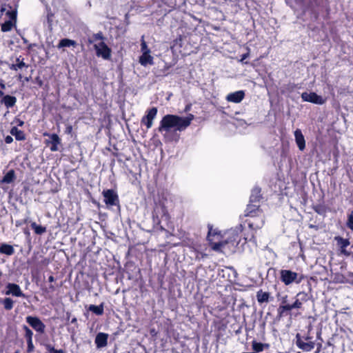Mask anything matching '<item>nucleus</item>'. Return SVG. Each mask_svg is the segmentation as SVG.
I'll return each instance as SVG.
<instances>
[{"label":"nucleus","instance_id":"nucleus-45","mask_svg":"<svg viewBox=\"0 0 353 353\" xmlns=\"http://www.w3.org/2000/svg\"><path fill=\"white\" fill-rule=\"evenodd\" d=\"M27 223H28V219L18 220V221H16L15 225L17 227H19V226L22 225L23 224H26Z\"/></svg>","mask_w":353,"mask_h":353},{"label":"nucleus","instance_id":"nucleus-19","mask_svg":"<svg viewBox=\"0 0 353 353\" xmlns=\"http://www.w3.org/2000/svg\"><path fill=\"white\" fill-rule=\"evenodd\" d=\"M294 137L296 143L301 151L305 148V140L304 136L300 129H296L294 131Z\"/></svg>","mask_w":353,"mask_h":353},{"label":"nucleus","instance_id":"nucleus-64","mask_svg":"<svg viewBox=\"0 0 353 353\" xmlns=\"http://www.w3.org/2000/svg\"><path fill=\"white\" fill-rule=\"evenodd\" d=\"M14 353H19V351H16Z\"/></svg>","mask_w":353,"mask_h":353},{"label":"nucleus","instance_id":"nucleus-24","mask_svg":"<svg viewBox=\"0 0 353 353\" xmlns=\"http://www.w3.org/2000/svg\"><path fill=\"white\" fill-rule=\"evenodd\" d=\"M16 179L15 172L13 169L10 170L1 179L0 183L1 184L6 183L9 184L14 181Z\"/></svg>","mask_w":353,"mask_h":353},{"label":"nucleus","instance_id":"nucleus-44","mask_svg":"<svg viewBox=\"0 0 353 353\" xmlns=\"http://www.w3.org/2000/svg\"><path fill=\"white\" fill-rule=\"evenodd\" d=\"M216 325H217V328L219 330H225V329L226 328V325L224 324L222 322V321L216 323Z\"/></svg>","mask_w":353,"mask_h":353},{"label":"nucleus","instance_id":"nucleus-48","mask_svg":"<svg viewBox=\"0 0 353 353\" xmlns=\"http://www.w3.org/2000/svg\"><path fill=\"white\" fill-rule=\"evenodd\" d=\"M72 132V126L71 125H68L65 128V134H70Z\"/></svg>","mask_w":353,"mask_h":353},{"label":"nucleus","instance_id":"nucleus-23","mask_svg":"<svg viewBox=\"0 0 353 353\" xmlns=\"http://www.w3.org/2000/svg\"><path fill=\"white\" fill-rule=\"evenodd\" d=\"M10 132L12 136H14L15 137V139L17 141H25L26 139V133L23 130H19L16 126H13L10 129Z\"/></svg>","mask_w":353,"mask_h":353},{"label":"nucleus","instance_id":"nucleus-47","mask_svg":"<svg viewBox=\"0 0 353 353\" xmlns=\"http://www.w3.org/2000/svg\"><path fill=\"white\" fill-rule=\"evenodd\" d=\"M206 256H207L206 254L199 252H197V253L196 254V258L199 259H203L204 257H206Z\"/></svg>","mask_w":353,"mask_h":353},{"label":"nucleus","instance_id":"nucleus-3","mask_svg":"<svg viewBox=\"0 0 353 353\" xmlns=\"http://www.w3.org/2000/svg\"><path fill=\"white\" fill-rule=\"evenodd\" d=\"M296 346L303 352H310L315 347V340L311 332V330H301L297 332L294 339Z\"/></svg>","mask_w":353,"mask_h":353},{"label":"nucleus","instance_id":"nucleus-39","mask_svg":"<svg viewBox=\"0 0 353 353\" xmlns=\"http://www.w3.org/2000/svg\"><path fill=\"white\" fill-rule=\"evenodd\" d=\"M6 15L9 18L8 20L13 21H17V11L16 10H8L6 12Z\"/></svg>","mask_w":353,"mask_h":353},{"label":"nucleus","instance_id":"nucleus-22","mask_svg":"<svg viewBox=\"0 0 353 353\" xmlns=\"http://www.w3.org/2000/svg\"><path fill=\"white\" fill-rule=\"evenodd\" d=\"M256 300L259 304H262L263 303H268L272 298L270 297V294L268 292H263L262 290H259L256 292Z\"/></svg>","mask_w":353,"mask_h":353},{"label":"nucleus","instance_id":"nucleus-16","mask_svg":"<svg viewBox=\"0 0 353 353\" xmlns=\"http://www.w3.org/2000/svg\"><path fill=\"white\" fill-rule=\"evenodd\" d=\"M109 335L107 333L99 332L94 339L97 348L101 349L107 346Z\"/></svg>","mask_w":353,"mask_h":353},{"label":"nucleus","instance_id":"nucleus-55","mask_svg":"<svg viewBox=\"0 0 353 353\" xmlns=\"http://www.w3.org/2000/svg\"><path fill=\"white\" fill-rule=\"evenodd\" d=\"M0 11H1V14H3L6 12V8L2 6Z\"/></svg>","mask_w":353,"mask_h":353},{"label":"nucleus","instance_id":"nucleus-25","mask_svg":"<svg viewBox=\"0 0 353 353\" xmlns=\"http://www.w3.org/2000/svg\"><path fill=\"white\" fill-rule=\"evenodd\" d=\"M29 65L24 62V58L21 56H19L16 59V63H13L10 66V69L12 70H18L19 69H21L23 68H28Z\"/></svg>","mask_w":353,"mask_h":353},{"label":"nucleus","instance_id":"nucleus-11","mask_svg":"<svg viewBox=\"0 0 353 353\" xmlns=\"http://www.w3.org/2000/svg\"><path fill=\"white\" fill-rule=\"evenodd\" d=\"M158 110L156 107H152L146 111L145 115H144L141 120V125H145L148 130L152 128L153 125V120L156 118Z\"/></svg>","mask_w":353,"mask_h":353},{"label":"nucleus","instance_id":"nucleus-20","mask_svg":"<svg viewBox=\"0 0 353 353\" xmlns=\"http://www.w3.org/2000/svg\"><path fill=\"white\" fill-rule=\"evenodd\" d=\"M294 310L292 304L280 305L277 309V317L281 319L290 314V312Z\"/></svg>","mask_w":353,"mask_h":353},{"label":"nucleus","instance_id":"nucleus-12","mask_svg":"<svg viewBox=\"0 0 353 353\" xmlns=\"http://www.w3.org/2000/svg\"><path fill=\"white\" fill-rule=\"evenodd\" d=\"M301 99L303 101L310 102L316 105H323L326 101V99H323L321 96L314 92H303L301 94Z\"/></svg>","mask_w":353,"mask_h":353},{"label":"nucleus","instance_id":"nucleus-36","mask_svg":"<svg viewBox=\"0 0 353 353\" xmlns=\"http://www.w3.org/2000/svg\"><path fill=\"white\" fill-rule=\"evenodd\" d=\"M252 349L256 352H262L264 349V344L260 342L254 341L252 342Z\"/></svg>","mask_w":353,"mask_h":353},{"label":"nucleus","instance_id":"nucleus-46","mask_svg":"<svg viewBox=\"0 0 353 353\" xmlns=\"http://www.w3.org/2000/svg\"><path fill=\"white\" fill-rule=\"evenodd\" d=\"M4 141H5L6 143L10 144V143H11L13 141V138L12 137V136L7 135L4 138Z\"/></svg>","mask_w":353,"mask_h":353},{"label":"nucleus","instance_id":"nucleus-14","mask_svg":"<svg viewBox=\"0 0 353 353\" xmlns=\"http://www.w3.org/2000/svg\"><path fill=\"white\" fill-rule=\"evenodd\" d=\"M334 240L336 241V245L339 248L340 252L345 256H350L351 252L346 250V248L350 245V240L348 239H344L340 236H335Z\"/></svg>","mask_w":353,"mask_h":353},{"label":"nucleus","instance_id":"nucleus-29","mask_svg":"<svg viewBox=\"0 0 353 353\" xmlns=\"http://www.w3.org/2000/svg\"><path fill=\"white\" fill-rule=\"evenodd\" d=\"M88 310L96 315L101 316L104 312V303H101L99 305H90Z\"/></svg>","mask_w":353,"mask_h":353},{"label":"nucleus","instance_id":"nucleus-63","mask_svg":"<svg viewBox=\"0 0 353 353\" xmlns=\"http://www.w3.org/2000/svg\"><path fill=\"white\" fill-rule=\"evenodd\" d=\"M1 275H2V273H1V272H0V277L1 276Z\"/></svg>","mask_w":353,"mask_h":353},{"label":"nucleus","instance_id":"nucleus-52","mask_svg":"<svg viewBox=\"0 0 353 353\" xmlns=\"http://www.w3.org/2000/svg\"><path fill=\"white\" fill-rule=\"evenodd\" d=\"M0 88L1 90H4L6 88V85L3 80H0Z\"/></svg>","mask_w":353,"mask_h":353},{"label":"nucleus","instance_id":"nucleus-43","mask_svg":"<svg viewBox=\"0 0 353 353\" xmlns=\"http://www.w3.org/2000/svg\"><path fill=\"white\" fill-rule=\"evenodd\" d=\"M141 50L142 51V53H143L145 51H147L148 52H150V50L148 48L147 43L144 40H142V41H141Z\"/></svg>","mask_w":353,"mask_h":353},{"label":"nucleus","instance_id":"nucleus-51","mask_svg":"<svg viewBox=\"0 0 353 353\" xmlns=\"http://www.w3.org/2000/svg\"><path fill=\"white\" fill-rule=\"evenodd\" d=\"M55 291V287L53 285H50L48 287V292H53Z\"/></svg>","mask_w":353,"mask_h":353},{"label":"nucleus","instance_id":"nucleus-26","mask_svg":"<svg viewBox=\"0 0 353 353\" xmlns=\"http://www.w3.org/2000/svg\"><path fill=\"white\" fill-rule=\"evenodd\" d=\"M150 52H148L147 51L142 53L141 56L139 57V63L142 65H147L148 64L152 65L153 64V57L150 55Z\"/></svg>","mask_w":353,"mask_h":353},{"label":"nucleus","instance_id":"nucleus-60","mask_svg":"<svg viewBox=\"0 0 353 353\" xmlns=\"http://www.w3.org/2000/svg\"><path fill=\"white\" fill-rule=\"evenodd\" d=\"M4 93L2 90H0V97L3 96Z\"/></svg>","mask_w":353,"mask_h":353},{"label":"nucleus","instance_id":"nucleus-37","mask_svg":"<svg viewBox=\"0 0 353 353\" xmlns=\"http://www.w3.org/2000/svg\"><path fill=\"white\" fill-rule=\"evenodd\" d=\"M296 297L298 298L301 301L305 303L309 300L308 294L305 292H299Z\"/></svg>","mask_w":353,"mask_h":353},{"label":"nucleus","instance_id":"nucleus-1","mask_svg":"<svg viewBox=\"0 0 353 353\" xmlns=\"http://www.w3.org/2000/svg\"><path fill=\"white\" fill-rule=\"evenodd\" d=\"M194 116L190 114L188 116L182 117L176 114H166L161 119L158 131L159 132H169L174 128L175 131H183L191 124Z\"/></svg>","mask_w":353,"mask_h":353},{"label":"nucleus","instance_id":"nucleus-53","mask_svg":"<svg viewBox=\"0 0 353 353\" xmlns=\"http://www.w3.org/2000/svg\"><path fill=\"white\" fill-rule=\"evenodd\" d=\"M55 281V278L54 277L53 275H50L49 277H48V281L50 283H52Z\"/></svg>","mask_w":353,"mask_h":353},{"label":"nucleus","instance_id":"nucleus-41","mask_svg":"<svg viewBox=\"0 0 353 353\" xmlns=\"http://www.w3.org/2000/svg\"><path fill=\"white\" fill-rule=\"evenodd\" d=\"M46 349L51 352L52 353H65V352L60 349V350H56L53 346L51 345H47Z\"/></svg>","mask_w":353,"mask_h":353},{"label":"nucleus","instance_id":"nucleus-32","mask_svg":"<svg viewBox=\"0 0 353 353\" xmlns=\"http://www.w3.org/2000/svg\"><path fill=\"white\" fill-rule=\"evenodd\" d=\"M16 21H13L11 20L6 21L4 23L1 24V29L2 32H8L10 31L15 24Z\"/></svg>","mask_w":353,"mask_h":353},{"label":"nucleus","instance_id":"nucleus-21","mask_svg":"<svg viewBox=\"0 0 353 353\" xmlns=\"http://www.w3.org/2000/svg\"><path fill=\"white\" fill-rule=\"evenodd\" d=\"M77 46V43L76 41L68 38H64L59 41L57 48L58 49H62L63 51H64V48H76Z\"/></svg>","mask_w":353,"mask_h":353},{"label":"nucleus","instance_id":"nucleus-59","mask_svg":"<svg viewBox=\"0 0 353 353\" xmlns=\"http://www.w3.org/2000/svg\"><path fill=\"white\" fill-rule=\"evenodd\" d=\"M290 88L292 89H294L295 88V85L294 84H290Z\"/></svg>","mask_w":353,"mask_h":353},{"label":"nucleus","instance_id":"nucleus-28","mask_svg":"<svg viewBox=\"0 0 353 353\" xmlns=\"http://www.w3.org/2000/svg\"><path fill=\"white\" fill-rule=\"evenodd\" d=\"M2 101L8 108H12L15 105L17 102V98L14 96L8 94L3 96Z\"/></svg>","mask_w":353,"mask_h":353},{"label":"nucleus","instance_id":"nucleus-7","mask_svg":"<svg viewBox=\"0 0 353 353\" xmlns=\"http://www.w3.org/2000/svg\"><path fill=\"white\" fill-rule=\"evenodd\" d=\"M240 241L238 232L234 230H230L224 232L223 241V250L228 248L234 250L237 247Z\"/></svg>","mask_w":353,"mask_h":353},{"label":"nucleus","instance_id":"nucleus-27","mask_svg":"<svg viewBox=\"0 0 353 353\" xmlns=\"http://www.w3.org/2000/svg\"><path fill=\"white\" fill-rule=\"evenodd\" d=\"M0 253L11 256L14 253V249L11 245L2 243L0 245Z\"/></svg>","mask_w":353,"mask_h":353},{"label":"nucleus","instance_id":"nucleus-57","mask_svg":"<svg viewBox=\"0 0 353 353\" xmlns=\"http://www.w3.org/2000/svg\"><path fill=\"white\" fill-rule=\"evenodd\" d=\"M22 77H23V76H22V74H19L18 75V79H19V80H21Z\"/></svg>","mask_w":353,"mask_h":353},{"label":"nucleus","instance_id":"nucleus-50","mask_svg":"<svg viewBox=\"0 0 353 353\" xmlns=\"http://www.w3.org/2000/svg\"><path fill=\"white\" fill-rule=\"evenodd\" d=\"M287 298H288V296L285 295L284 297L282 298V300H281V303L280 305H285V304H288L287 303Z\"/></svg>","mask_w":353,"mask_h":353},{"label":"nucleus","instance_id":"nucleus-56","mask_svg":"<svg viewBox=\"0 0 353 353\" xmlns=\"http://www.w3.org/2000/svg\"><path fill=\"white\" fill-rule=\"evenodd\" d=\"M77 322V319L74 317L71 320L72 323H75Z\"/></svg>","mask_w":353,"mask_h":353},{"label":"nucleus","instance_id":"nucleus-40","mask_svg":"<svg viewBox=\"0 0 353 353\" xmlns=\"http://www.w3.org/2000/svg\"><path fill=\"white\" fill-rule=\"evenodd\" d=\"M304 303L301 301L298 298L295 296V301L293 303H292V306L294 309H301Z\"/></svg>","mask_w":353,"mask_h":353},{"label":"nucleus","instance_id":"nucleus-30","mask_svg":"<svg viewBox=\"0 0 353 353\" xmlns=\"http://www.w3.org/2000/svg\"><path fill=\"white\" fill-rule=\"evenodd\" d=\"M30 227L37 235H41L46 232V228L45 226L37 225L35 222H32Z\"/></svg>","mask_w":353,"mask_h":353},{"label":"nucleus","instance_id":"nucleus-10","mask_svg":"<svg viewBox=\"0 0 353 353\" xmlns=\"http://www.w3.org/2000/svg\"><path fill=\"white\" fill-rule=\"evenodd\" d=\"M94 47L97 57H102L105 60L111 59L112 50L105 42L101 41L98 45L95 44Z\"/></svg>","mask_w":353,"mask_h":353},{"label":"nucleus","instance_id":"nucleus-54","mask_svg":"<svg viewBox=\"0 0 353 353\" xmlns=\"http://www.w3.org/2000/svg\"><path fill=\"white\" fill-rule=\"evenodd\" d=\"M23 233L26 235V236H29L30 235V232L28 230V229H24L23 230Z\"/></svg>","mask_w":353,"mask_h":353},{"label":"nucleus","instance_id":"nucleus-61","mask_svg":"<svg viewBox=\"0 0 353 353\" xmlns=\"http://www.w3.org/2000/svg\"><path fill=\"white\" fill-rule=\"evenodd\" d=\"M4 93L2 90H0V97L3 96Z\"/></svg>","mask_w":353,"mask_h":353},{"label":"nucleus","instance_id":"nucleus-15","mask_svg":"<svg viewBox=\"0 0 353 353\" xmlns=\"http://www.w3.org/2000/svg\"><path fill=\"white\" fill-rule=\"evenodd\" d=\"M263 199L261 194V188L259 187H254L252 191L249 199V203L261 205V201Z\"/></svg>","mask_w":353,"mask_h":353},{"label":"nucleus","instance_id":"nucleus-5","mask_svg":"<svg viewBox=\"0 0 353 353\" xmlns=\"http://www.w3.org/2000/svg\"><path fill=\"white\" fill-rule=\"evenodd\" d=\"M152 216L153 223L159 226L161 231L165 230L164 228L161 225V221L163 219H165L166 221L170 219V214L163 203H155Z\"/></svg>","mask_w":353,"mask_h":353},{"label":"nucleus","instance_id":"nucleus-13","mask_svg":"<svg viewBox=\"0 0 353 353\" xmlns=\"http://www.w3.org/2000/svg\"><path fill=\"white\" fill-rule=\"evenodd\" d=\"M26 322L37 332L43 334L46 330V325L37 316H28L26 318Z\"/></svg>","mask_w":353,"mask_h":353},{"label":"nucleus","instance_id":"nucleus-31","mask_svg":"<svg viewBox=\"0 0 353 353\" xmlns=\"http://www.w3.org/2000/svg\"><path fill=\"white\" fill-rule=\"evenodd\" d=\"M0 302L3 305V307L6 310H11L14 307V302L11 298H5L1 300Z\"/></svg>","mask_w":353,"mask_h":353},{"label":"nucleus","instance_id":"nucleus-33","mask_svg":"<svg viewBox=\"0 0 353 353\" xmlns=\"http://www.w3.org/2000/svg\"><path fill=\"white\" fill-rule=\"evenodd\" d=\"M105 39V37L101 32H99L97 33L93 34L92 38L88 39V43L91 44L97 41H103Z\"/></svg>","mask_w":353,"mask_h":353},{"label":"nucleus","instance_id":"nucleus-9","mask_svg":"<svg viewBox=\"0 0 353 353\" xmlns=\"http://www.w3.org/2000/svg\"><path fill=\"white\" fill-rule=\"evenodd\" d=\"M43 136L49 138L44 141V143L47 147H50L51 152H57L59 150V145H61V139L58 134L45 132L43 133Z\"/></svg>","mask_w":353,"mask_h":353},{"label":"nucleus","instance_id":"nucleus-18","mask_svg":"<svg viewBox=\"0 0 353 353\" xmlns=\"http://www.w3.org/2000/svg\"><path fill=\"white\" fill-rule=\"evenodd\" d=\"M245 97V92L243 90H239L228 94L226 97V100L230 102L239 103L243 101Z\"/></svg>","mask_w":353,"mask_h":353},{"label":"nucleus","instance_id":"nucleus-6","mask_svg":"<svg viewBox=\"0 0 353 353\" xmlns=\"http://www.w3.org/2000/svg\"><path fill=\"white\" fill-rule=\"evenodd\" d=\"M304 278L303 274H298L290 270H281L280 271V280L285 285H290L293 283L299 284Z\"/></svg>","mask_w":353,"mask_h":353},{"label":"nucleus","instance_id":"nucleus-2","mask_svg":"<svg viewBox=\"0 0 353 353\" xmlns=\"http://www.w3.org/2000/svg\"><path fill=\"white\" fill-rule=\"evenodd\" d=\"M244 216L248 217L245 223L253 230L260 229L265 223L264 214L261 205L248 203L245 210Z\"/></svg>","mask_w":353,"mask_h":353},{"label":"nucleus","instance_id":"nucleus-8","mask_svg":"<svg viewBox=\"0 0 353 353\" xmlns=\"http://www.w3.org/2000/svg\"><path fill=\"white\" fill-rule=\"evenodd\" d=\"M102 195L103 196V201L108 207L117 206L120 208L119 197L114 190H103Z\"/></svg>","mask_w":353,"mask_h":353},{"label":"nucleus","instance_id":"nucleus-35","mask_svg":"<svg viewBox=\"0 0 353 353\" xmlns=\"http://www.w3.org/2000/svg\"><path fill=\"white\" fill-rule=\"evenodd\" d=\"M22 329L24 330V337L26 341L32 339L33 332L26 325L22 326Z\"/></svg>","mask_w":353,"mask_h":353},{"label":"nucleus","instance_id":"nucleus-62","mask_svg":"<svg viewBox=\"0 0 353 353\" xmlns=\"http://www.w3.org/2000/svg\"><path fill=\"white\" fill-rule=\"evenodd\" d=\"M25 79H26V81H29V78H28V77H26Z\"/></svg>","mask_w":353,"mask_h":353},{"label":"nucleus","instance_id":"nucleus-38","mask_svg":"<svg viewBox=\"0 0 353 353\" xmlns=\"http://www.w3.org/2000/svg\"><path fill=\"white\" fill-rule=\"evenodd\" d=\"M346 226L353 232V211L347 215Z\"/></svg>","mask_w":353,"mask_h":353},{"label":"nucleus","instance_id":"nucleus-34","mask_svg":"<svg viewBox=\"0 0 353 353\" xmlns=\"http://www.w3.org/2000/svg\"><path fill=\"white\" fill-rule=\"evenodd\" d=\"M312 208L315 212L321 215L325 214L327 212L326 207L322 204L314 205Z\"/></svg>","mask_w":353,"mask_h":353},{"label":"nucleus","instance_id":"nucleus-58","mask_svg":"<svg viewBox=\"0 0 353 353\" xmlns=\"http://www.w3.org/2000/svg\"><path fill=\"white\" fill-rule=\"evenodd\" d=\"M24 122L22 121H19V126H22L23 125Z\"/></svg>","mask_w":353,"mask_h":353},{"label":"nucleus","instance_id":"nucleus-49","mask_svg":"<svg viewBox=\"0 0 353 353\" xmlns=\"http://www.w3.org/2000/svg\"><path fill=\"white\" fill-rule=\"evenodd\" d=\"M249 57V53H245L241 55V61L243 62L245 59H247Z\"/></svg>","mask_w":353,"mask_h":353},{"label":"nucleus","instance_id":"nucleus-4","mask_svg":"<svg viewBox=\"0 0 353 353\" xmlns=\"http://www.w3.org/2000/svg\"><path fill=\"white\" fill-rule=\"evenodd\" d=\"M207 240L211 248L216 252H223V241L224 239V233L216 228H213L212 224H208Z\"/></svg>","mask_w":353,"mask_h":353},{"label":"nucleus","instance_id":"nucleus-42","mask_svg":"<svg viewBox=\"0 0 353 353\" xmlns=\"http://www.w3.org/2000/svg\"><path fill=\"white\" fill-rule=\"evenodd\" d=\"M26 342H27V345H28L27 352L28 353L32 352L34 351V344H33V342H32V339L28 340V341H26Z\"/></svg>","mask_w":353,"mask_h":353},{"label":"nucleus","instance_id":"nucleus-17","mask_svg":"<svg viewBox=\"0 0 353 353\" xmlns=\"http://www.w3.org/2000/svg\"><path fill=\"white\" fill-rule=\"evenodd\" d=\"M8 290L6 294H12L17 297H25V294L21 291L19 285L15 283H8L6 286Z\"/></svg>","mask_w":353,"mask_h":353}]
</instances>
